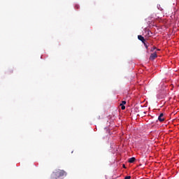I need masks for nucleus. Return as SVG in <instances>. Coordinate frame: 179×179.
I'll return each instance as SVG.
<instances>
[{
    "label": "nucleus",
    "instance_id": "obj_1",
    "mask_svg": "<svg viewBox=\"0 0 179 179\" xmlns=\"http://www.w3.org/2000/svg\"><path fill=\"white\" fill-rule=\"evenodd\" d=\"M66 176V172L61 170H57L52 173L51 179H60L61 177Z\"/></svg>",
    "mask_w": 179,
    "mask_h": 179
},
{
    "label": "nucleus",
    "instance_id": "obj_2",
    "mask_svg": "<svg viewBox=\"0 0 179 179\" xmlns=\"http://www.w3.org/2000/svg\"><path fill=\"white\" fill-rule=\"evenodd\" d=\"M165 120L166 119L164 118V115L163 113H160L158 117V120L159 121V122H164Z\"/></svg>",
    "mask_w": 179,
    "mask_h": 179
},
{
    "label": "nucleus",
    "instance_id": "obj_3",
    "mask_svg": "<svg viewBox=\"0 0 179 179\" xmlns=\"http://www.w3.org/2000/svg\"><path fill=\"white\" fill-rule=\"evenodd\" d=\"M155 58H157V52H155L154 53H152L150 57V59H155Z\"/></svg>",
    "mask_w": 179,
    "mask_h": 179
},
{
    "label": "nucleus",
    "instance_id": "obj_4",
    "mask_svg": "<svg viewBox=\"0 0 179 179\" xmlns=\"http://www.w3.org/2000/svg\"><path fill=\"white\" fill-rule=\"evenodd\" d=\"M138 40H140V41H142L143 43L145 41V38H143V36H142L141 35H138Z\"/></svg>",
    "mask_w": 179,
    "mask_h": 179
},
{
    "label": "nucleus",
    "instance_id": "obj_5",
    "mask_svg": "<svg viewBox=\"0 0 179 179\" xmlns=\"http://www.w3.org/2000/svg\"><path fill=\"white\" fill-rule=\"evenodd\" d=\"M136 159L135 157H131L129 159V163H134L135 162Z\"/></svg>",
    "mask_w": 179,
    "mask_h": 179
},
{
    "label": "nucleus",
    "instance_id": "obj_6",
    "mask_svg": "<svg viewBox=\"0 0 179 179\" xmlns=\"http://www.w3.org/2000/svg\"><path fill=\"white\" fill-rule=\"evenodd\" d=\"M125 104H127V101H122V103L120 104V106H124V105H125Z\"/></svg>",
    "mask_w": 179,
    "mask_h": 179
},
{
    "label": "nucleus",
    "instance_id": "obj_7",
    "mask_svg": "<svg viewBox=\"0 0 179 179\" xmlns=\"http://www.w3.org/2000/svg\"><path fill=\"white\" fill-rule=\"evenodd\" d=\"M157 8H158L159 10H163V8H162V7L160 6V5H157Z\"/></svg>",
    "mask_w": 179,
    "mask_h": 179
},
{
    "label": "nucleus",
    "instance_id": "obj_8",
    "mask_svg": "<svg viewBox=\"0 0 179 179\" xmlns=\"http://www.w3.org/2000/svg\"><path fill=\"white\" fill-rule=\"evenodd\" d=\"M122 110H125V106L124 105H122V107H121Z\"/></svg>",
    "mask_w": 179,
    "mask_h": 179
},
{
    "label": "nucleus",
    "instance_id": "obj_9",
    "mask_svg": "<svg viewBox=\"0 0 179 179\" xmlns=\"http://www.w3.org/2000/svg\"><path fill=\"white\" fill-rule=\"evenodd\" d=\"M75 8H76V9H79V5H76Z\"/></svg>",
    "mask_w": 179,
    "mask_h": 179
},
{
    "label": "nucleus",
    "instance_id": "obj_10",
    "mask_svg": "<svg viewBox=\"0 0 179 179\" xmlns=\"http://www.w3.org/2000/svg\"><path fill=\"white\" fill-rule=\"evenodd\" d=\"M124 179H131V176H126Z\"/></svg>",
    "mask_w": 179,
    "mask_h": 179
},
{
    "label": "nucleus",
    "instance_id": "obj_11",
    "mask_svg": "<svg viewBox=\"0 0 179 179\" xmlns=\"http://www.w3.org/2000/svg\"><path fill=\"white\" fill-rule=\"evenodd\" d=\"M123 167H125V165H123Z\"/></svg>",
    "mask_w": 179,
    "mask_h": 179
}]
</instances>
